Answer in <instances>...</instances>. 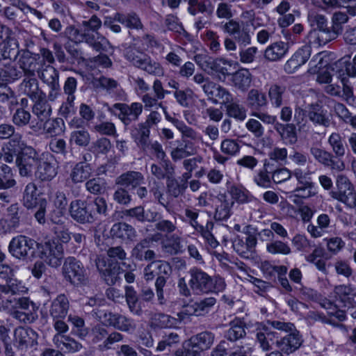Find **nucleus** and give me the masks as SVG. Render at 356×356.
I'll list each match as a JSON object with an SVG mask.
<instances>
[{
    "mask_svg": "<svg viewBox=\"0 0 356 356\" xmlns=\"http://www.w3.org/2000/svg\"><path fill=\"white\" fill-rule=\"evenodd\" d=\"M275 130L279 134L281 138L287 144L294 145L298 141L296 127L293 123L282 124L277 122L274 125Z\"/></svg>",
    "mask_w": 356,
    "mask_h": 356,
    "instance_id": "obj_30",
    "label": "nucleus"
},
{
    "mask_svg": "<svg viewBox=\"0 0 356 356\" xmlns=\"http://www.w3.org/2000/svg\"><path fill=\"white\" fill-rule=\"evenodd\" d=\"M70 213L72 218L81 224L92 223L93 214L89 203L81 200H76L70 203Z\"/></svg>",
    "mask_w": 356,
    "mask_h": 356,
    "instance_id": "obj_15",
    "label": "nucleus"
},
{
    "mask_svg": "<svg viewBox=\"0 0 356 356\" xmlns=\"http://www.w3.org/2000/svg\"><path fill=\"white\" fill-rule=\"evenodd\" d=\"M92 174V168L89 163L81 161L77 163L72 168L70 178L73 183H81L88 179Z\"/></svg>",
    "mask_w": 356,
    "mask_h": 356,
    "instance_id": "obj_34",
    "label": "nucleus"
},
{
    "mask_svg": "<svg viewBox=\"0 0 356 356\" xmlns=\"http://www.w3.org/2000/svg\"><path fill=\"white\" fill-rule=\"evenodd\" d=\"M31 302L27 298L8 299L2 301V307L7 311L28 310Z\"/></svg>",
    "mask_w": 356,
    "mask_h": 356,
    "instance_id": "obj_54",
    "label": "nucleus"
},
{
    "mask_svg": "<svg viewBox=\"0 0 356 356\" xmlns=\"http://www.w3.org/2000/svg\"><path fill=\"white\" fill-rule=\"evenodd\" d=\"M92 316L106 326L112 327L118 313L95 308L91 311Z\"/></svg>",
    "mask_w": 356,
    "mask_h": 356,
    "instance_id": "obj_52",
    "label": "nucleus"
},
{
    "mask_svg": "<svg viewBox=\"0 0 356 356\" xmlns=\"http://www.w3.org/2000/svg\"><path fill=\"white\" fill-rule=\"evenodd\" d=\"M112 327L122 332H130L135 330L136 325L132 319L118 313Z\"/></svg>",
    "mask_w": 356,
    "mask_h": 356,
    "instance_id": "obj_58",
    "label": "nucleus"
},
{
    "mask_svg": "<svg viewBox=\"0 0 356 356\" xmlns=\"http://www.w3.org/2000/svg\"><path fill=\"white\" fill-rule=\"evenodd\" d=\"M338 300L342 304L344 308L354 307L356 302L354 300L355 294L350 285H339L334 289Z\"/></svg>",
    "mask_w": 356,
    "mask_h": 356,
    "instance_id": "obj_31",
    "label": "nucleus"
},
{
    "mask_svg": "<svg viewBox=\"0 0 356 356\" xmlns=\"http://www.w3.org/2000/svg\"><path fill=\"white\" fill-rule=\"evenodd\" d=\"M307 116L315 125L327 128L330 126L331 119L327 115V111L318 103H312L308 105Z\"/></svg>",
    "mask_w": 356,
    "mask_h": 356,
    "instance_id": "obj_21",
    "label": "nucleus"
},
{
    "mask_svg": "<svg viewBox=\"0 0 356 356\" xmlns=\"http://www.w3.org/2000/svg\"><path fill=\"white\" fill-rule=\"evenodd\" d=\"M115 20L129 29H142L143 26L138 16L134 13L129 14L116 13Z\"/></svg>",
    "mask_w": 356,
    "mask_h": 356,
    "instance_id": "obj_46",
    "label": "nucleus"
},
{
    "mask_svg": "<svg viewBox=\"0 0 356 356\" xmlns=\"http://www.w3.org/2000/svg\"><path fill=\"white\" fill-rule=\"evenodd\" d=\"M113 106L120 111L118 117L125 127L138 120L143 109V104L139 102H133L130 105L116 103Z\"/></svg>",
    "mask_w": 356,
    "mask_h": 356,
    "instance_id": "obj_13",
    "label": "nucleus"
},
{
    "mask_svg": "<svg viewBox=\"0 0 356 356\" xmlns=\"http://www.w3.org/2000/svg\"><path fill=\"white\" fill-rule=\"evenodd\" d=\"M309 153L318 163L332 171L341 172L346 168L342 159H334L332 153L324 149L313 145L309 148Z\"/></svg>",
    "mask_w": 356,
    "mask_h": 356,
    "instance_id": "obj_10",
    "label": "nucleus"
},
{
    "mask_svg": "<svg viewBox=\"0 0 356 356\" xmlns=\"http://www.w3.org/2000/svg\"><path fill=\"white\" fill-rule=\"evenodd\" d=\"M189 285L191 289L199 293H208L211 288V276L197 267L189 270Z\"/></svg>",
    "mask_w": 356,
    "mask_h": 356,
    "instance_id": "obj_14",
    "label": "nucleus"
},
{
    "mask_svg": "<svg viewBox=\"0 0 356 356\" xmlns=\"http://www.w3.org/2000/svg\"><path fill=\"white\" fill-rule=\"evenodd\" d=\"M58 163L51 154H42L34 175L42 181H49L58 174Z\"/></svg>",
    "mask_w": 356,
    "mask_h": 356,
    "instance_id": "obj_8",
    "label": "nucleus"
},
{
    "mask_svg": "<svg viewBox=\"0 0 356 356\" xmlns=\"http://www.w3.org/2000/svg\"><path fill=\"white\" fill-rule=\"evenodd\" d=\"M232 82L237 89L246 91L251 85L252 75L247 69L239 70L233 74Z\"/></svg>",
    "mask_w": 356,
    "mask_h": 356,
    "instance_id": "obj_39",
    "label": "nucleus"
},
{
    "mask_svg": "<svg viewBox=\"0 0 356 356\" xmlns=\"http://www.w3.org/2000/svg\"><path fill=\"white\" fill-rule=\"evenodd\" d=\"M131 136L137 146L143 150L149 148L150 145V130L138 123L131 130Z\"/></svg>",
    "mask_w": 356,
    "mask_h": 356,
    "instance_id": "obj_27",
    "label": "nucleus"
},
{
    "mask_svg": "<svg viewBox=\"0 0 356 356\" xmlns=\"http://www.w3.org/2000/svg\"><path fill=\"white\" fill-rule=\"evenodd\" d=\"M102 26L101 19L95 15L88 19H85L77 27H66L64 35L75 43L86 42L97 51H107L110 45L108 40L98 33Z\"/></svg>",
    "mask_w": 356,
    "mask_h": 356,
    "instance_id": "obj_1",
    "label": "nucleus"
},
{
    "mask_svg": "<svg viewBox=\"0 0 356 356\" xmlns=\"http://www.w3.org/2000/svg\"><path fill=\"white\" fill-rule=\"evenodd\" d=\"M24 211L18 203L8 207L4 217L0 219V232L9 234L18 229L23 220Z\"/></svg>",
    "mask_w": 356,
    "mask_h": 356,
    "instance_id": "obj_6",
    "label": "nucleus"
},
{
    "mask_svg": "<svg viewBox=\"0 0 356 356\" xmlns=\"http://www.w3.org/2000/svg\"><path fill=\"white\" fill-rule=\"evenodd\" d=\"M144 268V279L149 282L153 280L159 274H170L172 268L169 263L161 260H152Z\"/></svg>",
    "mask_w": 356,
    "mask_h": 356,
    "instance_id": "obj_23",
    "label": "nucleus"
},
{
    "mask_svg": "<svg viewBox=\"0 0 356 356\" xmlns=\"http://www.w3.org/2000/svg\"><path fill=\"white\" fill-rule=\"evenodd\" d=\"M68 322L72 325V333L81 339H85L89 334V328L86 326L84 319L75 314H70Z\"/></svg>",
    "mask_w": 356,
    "mask_h": 356,
    "instance_id": "obj_36",
    "label": "nucleus"
},
{
    "mask_svg": "<svg viewBox=\"0 0 356 356\" xmlns=\"http://www.w3.org/2000/svg\"><path fill=\"white\" fill-rule=\"evenodd\" d=\"M266 250L273 254H280L284 255L289 254L291 252V248L287 243L279 240L272 241L267 243Z\"/></svg>",
    "mask_w": 356,
    "mask_h": 356,
    "instance_id": "obj_63",
    "label": "nucleus"
},
{
    "mask_svg": "<svg viewBox=\"0 0 356 356\" xmlns=\"http://www.w3.org/2000/svg\"><path fill=\"white\" fill-rule=\"evenodd\" d=\"M224 32L232 35L239 49L245 48L251 43V36L248 28L242 26L238 22L231 19L222 25Z\"/></svg>",
    "mask_w": 356,
    "mask_h": 356,
    "instance_id": "obj_12",
    "label": "nucleus"
},
{
    "mask_svg": "<svg viewBox=\"0 0 356 356\" xmlns=\"http://www.w3.org/2000/svg\"><path fill=\"white\" fill-rule=\"evenodd\" d=\"M32 115L29 111L24 107H19L12 115L11 120L16 127L22 128L29 124Z\"/></svg>",
    "mask_w": 356,
    "mask_h": 356,
    "instance_id": "obj_49",
    "label": "nucleus"
},
{
    "mask_svg": "<svg viewBox=\"0 0 356 356\" xmlns=\"http://www.w3.org/2000/svg\"><path fill=\"white\" fill-rule=\"evenodd\" d=\"M229 326L225 333L227 340L235 341L245 336V323L242 320L235 318L230 322Z\"/></svg>",
    "mask_w": 356,
    "mask_h": 356,
    "instance_id": "obj_38",
    "label": "nucleus"
},
{
    "mask_svg": "<svg viewBox=\"0 0 356 356\" xmlns=\"http://www.w3.org/2000/svg\"><path fill=\"white\" fill-rule=\"evenodd\" d=\"M93 131L100 135H104L114 138H117L118 136L115 125L111 122L106 121L96 123L93 126Z\"/></svg>",
    "mask_w": 356,
    "mask_h": 356,
    "instance_id": "obj_62",
    "label": "nucleus"
},
{
    "mask_svg": "<svg viewBox=\"0 0 356 356\" xmlns=\"http://www.w3.org/2000/svg\"><path fill=\"white\" fill-rule=\"evenodd\" d=\"M40 158L41 154L34 148H26L25 152H22L16 159L19 175L22 177H31L36 170Z\"/></svg>",
    "mask_w": 356,
    "mask_h": 356,
    "instance_id": "obj_7",
    "label": "nucleus"
},
{
    "mask_svg": "<svg viewBox=\"0 0 356 356\" xmlns=\"http://www.w3.org/2000/svg\"><path fill=\"white\" fill-rule=\"evenodd\" d=\"M33 101L34 104L32 107V112L38 120L43 122L48 120L51 115L52 109L51 105L45 99V95Z\"/></svg>",
    "mask_w": 356,
    "mask_h": 356,
    "instance_id": "obj_33",
    "label": "nucleus"
},
{
    "mask_svg": "<svg viewBox=\"0 0 356 356\" xmlns=\"http://www.w3.org/2000/svg\"><path fill=\"white\" fill-rule=\"evenodd\" d=\"M195 151L192 142L184 140V144L173 149L170 155L173 161H178L193 155Z\"/></svg>",
    "mask_w": 356,
    "mask_h": 356,
    "instance_id": "obj_47",
    "label": "nucleus"
},
{
    "mask_svg": "<svg viewBox=\"0 0 356 356\" xmlns=\"http://www.w3.org/2000/svg\"><path fill=\"white\" fill-rule=\"evenodd\" d=\"M125 290V299L128 308L131 313L136 316H141L143 313V302L139 299L137 292L133 286H126Z\"/></svg>",
    "mask_w": 356,
    "mask_h": 356,
    "instance_id": "obj_28",
    "label": "nucleus"
},
{
    "mask_svg": "<svg viewBox=\"0 0 356 356\" xmlns=\"http://www.w3.org/2000/svg\"><path fill=\"white\" fill-rule=\"evenodd\" d=\"M226 115L229 118L235 119L237 121L243 122L247 117V109L238 102H234L233 99L225 106Z\"/></svg>",
    "mask_w": 356,
    "mask_h": 356,
    "instance_id": "obj_41",
    "label": "nucleus"
},
{
    "mask_svg": "<svg viewBox=\"0 0 356 356\" xmlns=\"http://www.w3.org/2000/svg\"><path fill=\"white\" fill-rule=\"evenodd\" d=\"M40 257L47 265L52 268H58L62 264L64 258L62 244L55 240H48L44 243H38Z\"/></svg>",
    "mask_w": 356,
    "mask_h": 356,
    "instance_id": "obj_3",
    "label": "nucleus"
},
{
    "mask_svg": "<svg viewBox=\"0 0 356 356\" xmlns=\"http://www.w3.org/2000/svg\"><path fill=\"white\" fill-rule=\"evenodd\" d=\"M70 303L66 295L61 293L53 299L48 307V314L51 318H66Z\"/></svg>",
    "mask_w": 356,
    "mask_h": 356,
    "instance_id": "obj_19",
    "label": "nucleus"
},
{
    "mask_svg": "<svg viewBox=\"0 0 356 356\" xmlns=\"http://www.w3.org/2000/svg\"><path fill=\"white\" fill-rule=\"evenodd\" d=\"M327 142L332 147L334 159H341L346 154V146L343 143L341 135L337 132L332 133L328 138Z\"/></svg>",
    "mask_w": 356,
    "mask_h": 356,
    "instance_id": "obj_45",
    "label": "nucleus"
},
{
    "mask_svg": "<svg viewBox=\"0 0 356 356\" xmlns=\"http://www.w3.org/2000/svg\"><path fill=\"white\" fill-rule=\"evenodd\" d=\"M23 72L15 65H5L0 69V83H13L23 76Z\"/></svg>",
    "mask_w": 356,
    "mask_h": 356,
    "instance_id": "obj_42",
    "label": "nucleus"
},
{
    "mask_svg": "<svg viewBox=\"0 0 356 356\" xmlns=\"http://www.w3.org/2000/svg\"><path fill=\"white\" fill-rule=\"evenodd\" d=\"M131 257L138 261H150L156 259V253L149 249V241L144 238L137 243L131 251Z\"/></svg>",
    "mask_w": 356,
    "mask_h": 356,
    "instance_id": "obj_22",
    "label": "nucleus"
},
{
    "mask_svg": "<svg viewBox=\"0 0 356 356\" xmlns=\"http://www.w3.org/2000/svg\"><path fill=\"white\" fill-rule=\"evenodd\" d=\"M247 102L248 106L254 110H259L268 104L266 94L257 89H251L248 92Z\"/></svg>",
    "mask_w": 356,
    "mask_h": 356,
    "instance_id": "obj_37",
    "label": "nucleus"
},
{
    "mask_svg": "<svg viewBox=\"0 0 356 356\" xmlns=\"http://www.w3.org/2000/svg\"><path fill=\"white\" fill-rule=\"evenodd\" d=\"M62 272L65 280L74 286L86 285L88 278L82 263L74 257L65 259Z\"/></svg>",
    "mask_w": 356,
    "mask_h": 356,
    "instance_id": "obj_4",
    "label": "nucleus"
},
{
    "mask_svg": "<svg viewBox=\"0 0 356 356\" xmlns=\"http://www.w3.org/2000/svg\"><path fill=\"white\" fill-rule=\"evenodd\" d=\"M38 334L31 328L19 327L14 331V345L21 350L38 344Z\"/></svg>",
    "mask_w": 356,
    "mask_h": 356,
    "instance_id": "obj_18",
    "label": "nucleus"
},
{
    "mask_svg": "<svg viewBox=\"0 0 356 356\" xmlns=\"http://www.w3.org/2000/svg\"><path fill=\"white\" fill-rule=\"evenodd\" d=\"M6 295H20L26 293L27 287L22 281L16 278L10 277L6 280V284H3Z\"/></svg>",
    "mask_w": 356,
    "mask_h": 356,
    "instance_id": "obj_51",
    "label": "nucleus"
},
{
    "mask_svg": "<svg viewBox=\"0 0 356 356\" xmlns=\"http://www.w3.org/2000/svg\"><path fill=\"white\" fill-rule=\"evenodd\" d=\"M213 228V222L212 221H207L205 226L200 227L197 231L200 233L201 236L211 248H216L219 245V243L211 233Z\"/></svg>",
    "mask_w": 356,
    "mask_h": 356,
    "instance_id": "obj_60",
    "label": "nucleus"
},
{
    "mask_svg": "<svg viewBox=\"0 0 356 356\" xmlns=\"http://www.w3.org/2000/svg\"><path fill=\"white\" fill-rule=\"evenodd\" d=\"M70 141L81 147H86L90 141V135L87 129L81 128L71 132Z\"/></svg>",
    "mask_w": 356,
    "mask_h": 356,
    "instance_id": "obj_56",
    "label": "nucleus"
},
{
    "mask_svg": "<svg viewBox=\"0 0 356 356\" xmlns=\"http://www.w3.org/2000/svg\"><path fill=\"white\" fill-rule=\"evenodd\" d=\"M111 234L126 243L134 241L137 236L135 228L126 222L115 223L111 229Z\"/></svg>",
    "mask_w": 356,
    "mask_h": 356,
    "instance_id": "obj_25",
    "label": "nucleus"
},
{
    "mask_svg": "<svg viewBox=\"0 0 356 356\" xmlns=\"http://www.w3.org/2000/svg\"><path fill=\"white\" fill-rule=\"evenodd\" d=\"M232 198L239 203H245L251 200V195L248 191L241 186L233 185L229 190Z\"/></svg>",
    "mask_w": 356,
    "mask_h": 356,
    "instance_id": "obj_61",
    "label": "nucleus"
},
{
    "mask_svg": "<svg viewBox=\"0 0 356 356\" xmlns=\"http://www.w3.org/2000/svg\"><path fill=\"white\" fill-rule=\"evenodd\" d=\"M288 49V44L283 42H274L266 49L264 57L270 61H277L285 56Z\"/></svg>",
    "mask_w": 356,
    "mask_h": 356,
    "instance_id": "obj_35",
    "label": "nucleus"
},
{
    "mask_svg": "<svg viewBox=\"0 0 356 356\" xmlns=\"http://www.w3.org/2000/svg\"><path fill=\"white\" fill-rule=\"evenodd\" d=\"M340 33L341 28L339 26H332L331 29L328 27L324 30L320 31H314V32L319 46L325 45L334 40Z\"/></svg>",
    "mask_w": 356,
    "mask_h": 356,
    "instance_id": "obj_44",
    "label": "nucleus"
},
{
    "mask_svg": "<svg viewBox=\"0 0 356 356\" xmlns=\"http://www.w3.org/2000/svg\"><path fill=\"white\" fill-rule=\"evenodd\" d=\"M173 124L181 132L183 141L186 138L193 140H197L200 138L197 132L192 127L187 126L183 121L174 120Z\"/></svg>",
    "mask_w": 356,
    "mask_h": 356,
    "instance_id": "obj_64",
    "label": "nucleus"
},
{
    "mask_svg": "<svg viewBox=\"0 0 356 356\" xmlns=\"http://www.w3.org/2000/svg\"><path fill=\"white\" fill-rule=\"evenodd\" d=\"M43 60L38 54H33L29 51H23L19 59V68L24 74L35 76L42 66Z\"/></svg>",
    "mask_w": 356,
    "mask_h": 356,
    "instance_id": "obj_16",
    "label": "nucleus"
},
{
    "mask_svg": "<svg viewBox=\"0 0 356 356\" xmlns=\"http://www.w3.org/2000/svg\"><path fill=\"white\" fill-rule=\"evenodd\" d=\"M286 92V88L285 86L278 84L270 85L268 91V96L271 105L275 108H280L283 104Z\"/></svg>",
    "mask_w": 356,
    "mask_h": 356,
    "instance_id": "obj_40",
    "label": "nucleus"
},
{
    "mask_svg": "<svg viewBox=\"0 0 356 356\" xmlns=\"http://www.w3.org/2000/svg\"><path fill=\"white\" fill-rule=\"evenodd\" d=\"M303 339L297 330H293L280 339L275 341L277 348L286 355H290L296 351L302 345Z\"/></svg>",
    "mask_w": 356,
    "mask_h": 356,
    "instance_id": "obj_17",
    "label": "nucleus"
},
{
    "mask_svg": "<svg viewBox=\"0 0 356 356\" xmlns=\"http://www.w3.org/2000/svg\"><path fill=\"white\" fill-rule=\"evenodd\" d=\"M336 185L337 191L330 193L331 197L339 202H346L347 196L354 191V187L348 178L343 175L337 177Z\"/></svg>",
    "mask_w": 356,
    "mask_h": 356,
    "instance_id": "obj_26",
    "label": "nucleus"
},
{
    "mask_svg": "<svg viewBox=\"0 0 356 356\" xmlns=\"http://www.w3.org/2000/svg\"><path fill=\"white\" fill-rule=\"evenodd\" d=\"M125 57L134 66L149 74L157 76L164 74V70L159 62L137 49H127Z\"/></svg>",
    "mask_w": 356,
    "mask_h": 356,
    "instance_id": "obj_2",
    "label": "nucleus"
},
{
    "mask_svg": "<svg viewBox=\"0 0 356 356\" xmlns=\"http://www.w3.org/2000/svg\"><path fill=\"white\" fill-rule=\"evenodd\" d=\"M167 193L173 197H177L183 194L187 187V184H180L175 177H171L166 179Z\"/></svg>",
    "mask_w": 356,
    "mask_h": 356,
    "instance_id": "obj_59",
    "label": "nucleus"
},
{
    "mask_svg": "<svg viewBox=\"0 0 356 356\" xmlns=\"http://www.w3.org/2000/svg\"><path fill=\"white\" fill-rule=\"evenodd\" d=\"M37 186L33 183H29L24 189L23 195L24 205L27 209H31L36 206L37 204Z\"/></svg>",
    "mask_w": 356,
    "mask_h": 356,
    "instance_id": "obj_53",
    "label": "nucleus"
},
{
    "mask_svg": "<svg viewBox=\"0 0 356 356\" xmlns=\"http://www.w3.org/2000/svg\"><path fill=\"white\" fill-rule=\"evenodd\" d=\"M143 175L137 171H128L116 179V184L128 190H135L144 183Z\"/></svg>",
    "mask_w": 356,
    "mask_h": 356,
    "instance_id": "obj_24",
    "label": "nucleus"
},
{
    "mask_svg": "<svg viewBox=\"0 0 356 356\" xmlns=\"http://www.w3.org/2000/svg\"><path fill=\"white\" fill-rule=\"evenodd\" d=\"M234 202L229 200L225 194H219L216 197L214 218L216 220H224L230 216L231 208Z\"/></svg>",
    "mask_w": 356,
    "mask_h": 356,
    "instance_id": "obj_29",
    "label": "nucleus"
},
{
    "mask_svg": "<svg viewBox=\"0 0 356 356\" xmlns=\"http://www.w3.org/2000/svg\"><path fill=\"white\" fill-rule=\"evenodd\" d=\"M37 243L34 239L24 235L13 237L8 245V252L15 258L25 260L34 256Z\"/></svg>",
    "mask_w": 356,
    "mask_h": 356,
    "instance_id": "obj_5",
    "label": "nucleus"
},
{
    "mask_svg": "<svg viewBox=\"0 0 356 356\" xmlns=\"http://www.w3.org/2000/svg\"><path fill=\"white\" fill-rule=\"evenodd\" d=\"M202 351L197 346L193 339L191 337L185 341L181 348L175 351L176 356H201Z\"/></svg>",
    "mask_w": 356,
    "mask_h": 356,
    "instance_id": "obj_48",
    "label": "nucleus"
},
{
    "mask_svg": "<svg viewBox=\"0 0 356 356\" xmlns=\"http://www.w3.org/2000/svg\"><path fill=\"white\" fill-rule=\"evenodd\" d=\"M90 336L93 343H97L104 340L102 344L99 345L100 350H109L113 344L123 339V336L120 333L113 332L108 334L107 330L99 324L92 327Z\"/></svg>",
    "mask_w": 356,
    "mask_h": 356,
    "instance_id": "obj_11",
    "label": "nucleus"
},
{
    "mask_svg": "<svg viewBox=\"0 0 356 356\" xmlns=\"http://www.w3.org/2000/svg\"><path fill=\"white\" fill-rule=\"evenodd\" d=\"M17 90L19 94L26 95L31 100L44 96V93L40 88L39 82L35 76H26L19 84Z\"/></svg>",
    "mask_w": 356,
    "mask_h": 356,
    "instance_id": "obj_20",
    "label": "nucleus"
},
{
    "mask_svg": "<svg viewBox=\"0 0 356 356\" xmlns=\"http://www.w3.org/2000/svg\"><path fill=\"white\" fill-rule=\"evenodd\" d=\"M150 172L157 179H168L175 175V168L170 161H161L159 165H150Z\"/></svg>",
    "mask_w": 356,
    "mask_h": 356,
    "instance_id": "obj_32",
    "label": "nucleus"
},
{
    "mask_svg": "<svg viewBox=\"0 0 356 356\" xmlns=\"http://www.w3.org/2000/svg\"><path fill=\"white\" fill-rule=\"evenodd\" d=\"M44 132L51 137L56 136L64 132L65 123L62 118L48 119L43 125Z\"/></svg>",
    "mask_w": 356,
    "mask_h": 356,
    "instance_id": "obj_43",
    "label": "nucleus"
},
{
    "mask_svg": "<svg viewBox=\"0 0 356 356\" xmlns=\"http://www.w3.org/2000/svg\"><path fill=\"white\" fill-rule=\"evenodd\" d=\"M38 76L50 89L48 94L49 100L54 101L60 94L58 72L50 65H42L38 72Z\"/></svg>",
    "mask_w": 356,
    "mask_h": 356,
    "instance_id": "obj_9",
    "label": "nucleus"
},
{
    "mask_svg": "<svg viewBox=\"0 0 356 356\" xmlns=\"http://www.w3.org/2000/svg\"><path fill=\"white\" fill-rule=\"evenodd\" d=\"M9 139L10 140L7 144V149L9 151L17 152L20 154L22 152H25L26 148L32 147L26 145L23 140L22 135L19 133L15 132Z\"/></svg>",
    "mask_w": 356,
    "mask_h": 356,
    "instance_id": "obj_55",
    "label": "nucleus"
},
{
    "mask_svg": "<svg viewBox=\"0 0 356 356\" xmlns=\"http://www.w3.org/2000/svg\"><path fill=\"white\" fill-rule=\"evenodd\" d=\"M191 337L202 352L210 349L215 340V334L209 331L202 332Z\"/></svg>",
    "mask_w": 356,
    "mask_h": 356,
    "instance_id": "obj_50",
    "label": "nucleus"
},
{
    "mask_svg": "<svg viewBox=\"0 0 356 356\" xmlns=\"http://www.w3.org/2000/svg\"><path fill=\"white\" fill-rule=\"evenodd\" d=\"M276 333L264 328V332H258L257 333V340L259 343L260 348L264 351H268L272 349L271 343H273Z\"/></svg>",
    "mask_w": 356,
    "mask_h": 356,
    "instance_id": "obj_57",
    "label": "nucleus"
}]
</instances>
